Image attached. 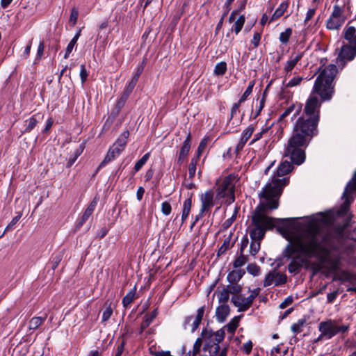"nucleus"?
I'll return each mask as SVG.
<instances>
[{
  "label": "nucleus",
  "instance_id": "1",
  "mask_svg": "<svg viewBox=\"0 0 356 356\" xmlns=\"http://www.w3.org/2000/svg\"><path fill=\"white\" fill-rule=\"evenodd\" d=\"M335 244L332 235L315 224H309L296 234L283 251L285 258L291 259L288 265L291 273H297L308 259L314 257L325 262Z\"/></svg>",
  "mask_w": 356,
  "mask_h": 356
},
{
  "label": "nucleus",
  "instance_id": "2",
  "mask_svg": "<svg viewBox=\"0 0 356 356\" xmlns=\"http://www.w3.org/2000/svg\"><path fill=\"white\" fill-rule=\"evenodd\" d=\"M273 187L276 188V186L273 184H268L264 191L259 195L261 202L256 207L251 219L253 228L250 231V236L252 241L261 242L266 230L273 229L275 226V222L291 220L290 218H274L265 215L268 210L276 209L279 207L277 195L280 192L281 187H277L275 191H272Z\"/></svg>",
  "mask_w": 356,
  "mask_h": 356
},
{
  "label": "nucleus",
  "instance_id": "3",
  "mask_svg": "<svg viewBox=\"0 0 356 356\" xmlns=\"http://www.w3.org/2000/svg\"><path fill=\"white\" fill-rule=\"evenodd\" d=\"M318 122L317 118L303 115L296 120L284 152V156L289 157L294 164L300 165L305 161V149L318 134Z\"/></svg>",
  "mask_w": 356,
  "mask_h": 356
},
{
  "label": "nucleus",
  "instance_id": "4",
  "mask_svg": "<svg viewBox=\"0 0 356 356\" xmlns=\"http://www.w3.org/2000/svg\"><path fill=\"white\" fill-rule=\"evenodd\" d=\"M337 73V67L334 64L329 65L320 73L301 115L317 118L319 121L322 102L330 101L334 92L333 81Z\"/></svg>",
  "mask_w": 356,
  "mask_h": 356
},
{
  "label": "nucleus",
  "instance_id": "5",
  "mask_svg": "<svg viewBox=\"0 0 356 356\" xmlns=\"http://www.w3.org/2000/svg\"><path fill=\"white\" fill-rule=\"evenodd\" d=\"M350 328L349 323H342V320L327 318L318 323V329L320 332L325 336V339H331L334 336L341 334H347Z\"/></svg>",
  "mask_w": 356,
  "mask_h": 356
},
{
  "label": "nucleus",
  "instance_id": "6",
  "mask_svg": "<svg viewBox=\"0 0 356 356\" xmlns=\"http://www.w3.org/2000/svg\"><path fill=\"white\" fill-rule=\"evenodd\" d=\"M293 169V165L290 162L287 161L282 162L277 170L276 175L272 178L270 182L266 184L262 191H264L268 184L271 185V184H273V185L276 186V188L273 187L272 191H275L277 187L280 188V192L277 195V201L279 202V199L282 193L284 187L286 186L289 182V179L288 177H285L284 175L289 173L291 171H292Z\"/></svg>",
  "mask_w": 356,
  "mask_h": 356
},
{
  "label": "nucleus",
  "instance_id": "7",
  "mask_svg": "<svg viewBox=\"0 0 356 356\" xmlns=\"http://www.w3.org/2000/svg\"><path fill=\"white\" fill-rule=\"evenodd\" d=\"M350 10L349 0L342 6L335 4L333 10L327 20L326 27L330 30H339L344 24L346 17L345 12Z\"/></svg>",
  "mask_w": 356,
  "mask_h": 356
},
{
  "label": "nucleus",
  "instance_id": "8",
  "mask_svg": "<svg viewBox=\"0 0 356 356\" xmlns=\"http://www.w3.org/2000/svg\"><path fill=\"white\" fill-rule=\"evenodd\" d=\"M216 197L221 199L225 197V203L231 204L235 200L234 186L232 184V179L226 177L223 179L217 189Z\"/></svg>",
  "mask_w": 356,
  "mask_h": 356
},
{
  "label": "nucleus",
  "instance_id": "9",
  "mask_svg": "<svg viewBox=\"0 0 356 356\" xmlns=\"http://www.w3.org/2000/svg\"><path fill=\"white\" fill-rule=\"evenodd\" d=\"M356 56V48L350 44H343L341 46L336 63L339 67L343 69L346 64L353 60Z\"/></svg>",
  "mask_w": 356,
  "mask_h": 356
},
{
  "label": "nucleus",
  "instance_id": "10",
  "mask_svg": "<svg viewBox=\"0 0 356 356\" xmlns=\"http://www.w3.org/2000/svg\"><path fill=\"white\" fill-rule=\"evenodd\" d=\"M214 193L213 191H207L200 196L201 208L199 213L196 216V220L202 218L205 213L211 211V209L214 206L213 200Z\"/></svg>",
  "mask_w": 356,
  "mask_h": 356
},
{
  "label": "nucleus",
  "instance_id": "11",
  "mask_svg": "<svg viewBox=\"0 0 356 356\" xmlns=\"http://www.w3.org/2000/svg\"><path fill=\"white\" fill-rule=\"evenodd\" d=\"M287 281V277L284 274H280L275 270H271L266 274L264 280V286H269L274 284L275 286H280L285 284Z\"/></svg>",
  "mask_w": 356,
  "mask_h": 356
},
{
  "label": "nucleus",
  "instance_id": "12",
  "mask_svg": "<svg viewBox=\"0 0 356 356\" xmlns=\"http://www.w3.org/2000/svg\"><path fill=\"white\" fill-rule=\"evenodd\" d=\"M201 335L203 339L214 338V353H217L220 351L219 343L224 339L225 335V332L223 329H220L215 332L212 330H203Z\"/></svg>",
  "mask_w": 356,
  "mask_h": 356
},
{
  "label": "nucleus",
  "instance_id": "13",
  "mask_svg": "<svg viewBox=\"0 0 356 356\" xmlns=\"http://www.w3.org/2000/svg\"><path fill=\"white\" fill-rule=\"evenodd\" d=\"M129 136V132L128 130L123 131L114 143L113 146L110 147L109 150L113 152L117 157L124 149L127 143Z\"/></svg>",
  "mask_w": 356,
  "mask_h": 356
},
{
  "label": "nucleus",
  "instance_id": "14",
  "mask_svg": "<svg viewBox=\"0 0 356 356\" xmlns=\"http://www.w3.org/2000/svg\"><path fill=\"white\" fill-rule=\"evenodd\" d=\"M204 313V306H202L200 307L197 311V315L195 318H194L193 316H186L185 318L184 322V329L187 328V325L192 321V327H191V332H194L199 327V325L201 323V321L202 320L203 316Z\"/></svg>",
  "mask_w": 356,
  "mask_h": 356
},
{
  "label": "nucleus",
  "instance_id": "15",
  "mask_svg": "<svg viewBox=\"0 0 356 356\" xmlns=\"http://www.w3.org/2000/svg\"><path fill=\"white\" fill-rule=\"evenodd\" d=\"M191 134L188 132L186 138L183 143V145L180 149V152L179 154V157L177 159V163L181 165L183 163L185 159L187 157L188 152L191 149Z\"/></svg>",
  "mask_w": 356,
  "mask_h": 356
},
{
  "label": "nucleus",
  "instance_id": "16",
  "mask_svg": "<svg viewBox=\"0 0 356 356\" xmlns=\"http://www.w3.org/2000/svg\"><path fill=\"white\" fill-rule=\"evenodd\" d=\"M354 191H356V172L354 174L352 181L347 184L343 191V197L345 198V201L343 206L344 207H348L350 204V202L349 201V195Z\"/></svg>",
  "mask_w": 356,
  "mask_h": 356
},
{
  "label": "nucleus",
  "instance_id": "17",
  "mask_svg": "<svg viewBox=\"0 0 356 356\" xmlns=\"http://www.w3.org/2000/svg\"><path fill=\"white\" fill-rule=\"evenodd\" d=\"M343 32L344 38L348 42V44L356 48V27L347 26Z\"/></svg>",
  "mask_w": 356,
  "mask_h": 356
},
{
  "label": "nucleus",
  "instance_id": "18",
  "mask_svg": "<svg viewBox=\"0 0 356 356\" xmlns=\"http://www.w3.org/2000/svg\"><path fill=\"white\" fill-rule=\"evenodd\" d=\"M302 56L303 53L302 52H297L293 54L290 56L289 59L287 60L286 63L285 64L284 71L287 73L291 72V70L294 68L298 62L301 60Z\"/></svg>",
  "mask_w": 356,
  "mask_h": 356
},
{
  "label": "nucleus",
  "instance_id": "19",
  "mask_svg": "<svg viewBox=\"0 0 356 356\" xmlns=\"http://www.w3.org/2000/svg\"><path fill=\"white\" fill-rule=\"evenodd\" d=\"M97 206V200L94 199L88 206L84 213H83L81 218L77 223V227H81L89 218V217L93 213L95 207Z\"/></svg>",
  "mask_w": 356,
  "mask_h": 356
},
{
  "label": "nucleus",
  "instance_id": "20",
  "mask_svg": "<svg viewBox=\"0 0 356 356\" xmlns=\"http://www.w3.org/2000/svg\"><path fill=\"white\" fill-rule=\"evenodd\" d=\"M42 118L43 116L40 113H37L26 120L25 121L26 128L22 131V134L31 132L35 127L40 120L42 119Z\"/></svg>",
  "mask_w": 356,
  "mask_h": 356
},
{
  "label": "nucleus",
  "instance_id": "21",
  "mask_svg": "<svg viewBox=\"0 0 356 356\" xmlns=\"http://www.w3.org/2000/svg\"><path fill=\"white\" fill-rule=\"evenodd\" d=\"M158 315L157 309H154L150 314H147L144 316V320L142 322L139 330V333L141 334L149 325L152 323L154 319Z\"/></svg>",
  "mask_w": 356,
  "mask_h": 356
},
{
  "label": "nucleus",
  "instance_id": "22",
  "mask_svg": "<svg viewBox=\"0 0 356 356\" xmlns=\"http://www.w3.org/2000/svg\"><path fill=\"white\" fill-rule=\"evenodd\" d=\"M245 301V298L243 297L241 294L233 296L231 298V302L235 307H238V312H245L248 310L247 305H245L246 302Z\"/></svg>",
  "mask_w": 356,
  "mask_h": 356
},
{
  "label": "nucleus",
  "instance_id": "23",
  "mask_svg": "<svg viewBox=\"0 0 356 356\" xmlns=\"http://www.w3.org/2000/svg\"><path fill=\"white\" fill-rule=\"evenodd\" d=\"M229 314V307L227 304H222L218 306L216 309V318L218 321L222 323L225 321L226 318Z\"/></svg>",
  "mask_w": 356,
  "mask_h": 356
},
{
  "label": "nucleus",
  "instance_id": "24",
  "mask_svg": "<svg viewBox=\"0 0 356 356\" xmlns=\"http://www.w3.org/2000/svg\"><path fill=\"white\" fill-rule=\"evenodd\" d=\"M245 271L241 269L234 270L228 273L227 280L229 283L238 284V282L243 277Z\"/></svg>",
  "mask_w": 356,
  "mask_h": 356
},
{
  "label": "nucleus",
  "instance_id": "25",
  "mask_svg": "<svg viewBox=\"0 0 356 356\" xmlns=\"http://www.w3.org/2000/svg\"><path fill=\"white\" fill-rule=\"evenodd\" d=\"M268 131H269V129L266 128V129H262V131H261L260 132L255 134L254 135L253 139L250 143V145L254 144L256 142H257L258 140H261L263 138H269L270 136L268 135ZM266 143H267V139H265L264 147H265Z\"/></svg>",
  "mask_w": 356,
  "mask_h": 356
},
{
  "label": "nucleus",
  "instance_id": "26",
  "mask_svg": "<svg viewBox=\"0 0 356 356\" xmlns=\"http://www.w3.org/2000/svg\"><path fill=\"white\" fill-rule=\"evenodd\" d=\"M288 6H289V4L287 2L281 3L280 5L278 6V8L275 10L274 13L273 14V15L270 19V22H273V21L278 19L281 16H282L283 14L284 13L285 10L288 8Z\"/></svg>",
  "mask_w": 356,
  "mask_h": 356
},
{
  "label": "nucleus",
  "instance_id": "27",
  "mask_svg": "<svg viewBox=\"0 0 356 356\" xmlns=\"http://www.w3.org/2000/svg\"><path fill=\"white\" fill-rule=\"evenodd\" d=\"M47 316L45 315L44 317L41 316H35L33 317L29 323V330H35L39 326H40L46 320Z\"/></svg>",
  "mask_w": 356,
  "mask_h": 356
},
{
  "label": "nucleus",
  "instance_id": "28",
  "mask_svg": "<svg viewBox=\"0 0 356 356\" xmlns=\"http://www.w3.org/2000/svg\"><path fill=\"white\" fill-rule=\"evenodd\" d=\"M191 209V199L188 198L183 203V210L181 214V220L184 222L188 218Z\"/></svg>",
  "mask_w": 356,
  "mask_h": 356
},
{
  "label": "nucleus",
  "instance_id": "29",
  "mask_svg": "<svg viewBox=\"0 0 356 356\" xmlns=\"http://www.w3.org/2000/svg\"><path fill=\"white\" fill-rule=\"evenodd\" d=\"M136 296V287L131 289L122 299V305L127 308L133 302Z\"/></svg>",
  "mask_w": 356,
  "mask_h": 356
},
{
  "label": "nucleus",
  "instance_id": "30",
  "mask_svg": "<svg viewBox=\"0 0 356 356\" xmlns=\"http://www.w3.org/2000/svg\"><path fill=\"white\" fill-rule=\"evenodd\" d=\"M245 21V17L243 15H240L238 19L235 21L231 31H234L237 35L242 29Z\"/></svg>",
  "mask_w": 356,
  "mask_h": 356
},
{
  "label": "nucleus",
  "instance_id": "31",
  "mask_svg": "<svg viewBox=\"0 0 356 356\" xmlns=\"http://www.w3.org/2000/svg\"><path fill=\"white\" fill-rule=\"evenodd\" d=\"M307 323L305 318L299 319L297 323H293L291 327V331L295 334H298L302 331V327Z\"/></svg>",
  "mask_w": 356,
  "mask_h": 356
},
{
  "label": "nucleus",
  "instance_id": "32",
  "mask_svg": "<svg viewBox=\"0 0 356 356\" xmlns=\"http://www.w3.org/2000/svg\"><path fill=\"white\" fill-rule=\"evenodd\" d=\"M292 35V29L287 28L284 32L280 33L279 40L283 44H286Z\"/></svg>",
  "mask_w": 356,
  "mask_h": 356
},
{
  "label": "nucleus",
  "instance_id": "33",
  "mask_svg": "<svg viewBox=\"0 0 356 356\" xmlns=\"http://www.w3.org/2000/svg\"><path fill=\"white\" fill-rule=\"evenodd\" d=\"M227 291L229 292V293L233 294V296L238 295L242 291V286L239 284H233L229 283L226 286Z\"/></svg>",
  "mask_w": 356,
  "mask_h": 356
},
{
  "label": "nucleus",
  "instance_id": "34",
  "mask_svg": "<svg viewBox=\"0 0 356 356\" xmlns=\"http://www.w3.org/2000/svg\"><path fill=\"white\" fill-rule=\"evenodd\" d=\"M227 72V63L225 62H220L215 66L214 74L218 76H222Z\"/></svg>",
  "mask_w": 356,
  "mask_h": 356
},
{
  "label": "nucleus",
  "instance_id": "35",
  "mask_svg": "<svg viewBox=\"0 0 356 356\" xmlns=\"http://www.w3.org/2000/svg\"><path fill=\"white\" fill-rule=\"evenodd\" d=\"M254 86V81H251L249 82L248 86L246 90H245L243 94L241 95L240 99L238 100L239 102L243 103V102H244L247 99V98L252 92V89H253Z\"/></svg>",
  "mask_w": 356,
  "mask_h": 356
},
{
  "label": "nucleus",
  "instance_id": "36",
  "mask_svg": "<svg viewBox=\"0 0 356 356\" xmlns=\"http://www.w3.org/2000/svg\"><path fill=\"white\" fill-rule=\"evenodd\" d=\"M149 156L150 153L147 152L145 154H144L143 157L136 163L134 167V170L136 172H138L143 168V166L146 163L147 161L148 160Z\"/></svg>",
  "mask_w": 356,
  "mask_h": 356
},
{
  "label": "nucleus",
  "instance_id": "37",
  "mask_svg": "<svg viewBox=\"0 0 356 356\" xmlns=\"http://www.w3.org/2000/svg\"><path fill=\"white\" fill-rule=\"evenodd\" d=\"M254 131V127L252 125L248 126L245 129H244L243 131L241 140H242L245 143H247L248 140L252 136Z\"/></svg>",
  "mask_w": 356,
  "mask_h": 356
},
{
  "label": "nucleus",
  "instance_id": "38",
  "mask_svg": "<svg viewBox=\"0 0 356 356\" xmlns=\"http://www.w3.org/2000/svg\"><path fill=\"white\" fill-rule=\"evenodd\" d=\"M247 261V256H245L244 254H241V253H240V255L234 261L233 266L236 268H240L245 265Z\"/></svg>",
  "mask_w": 356,
  "mask_h": 356
},
{
  "label": "nucleus",
  "instance_id": "39",
  "mask_svg": "<svg viewBox=\"0 0 356 356\" xmlns=\"http://www.w3.org/2000/svg\"><path fill=\"white\" fill-rule=\"evenodd\" d=\"M117 156L111 152L109 149L107 152V154L104 157V160L101 162V163L99 165L97 170L101 169L104 166H105L107 163L111 162V161L114 160Z\"/></svg>",
  "mask_w": 356,
  "mask_h": 356
},
{
  "label": "nucleus",
  "instance_id": "40",
  "mask_svg": "<svg viewBox=\"0 0 356 356\" xmlns=\"http://www.w3.org/2000/svg\"><path fill=\"white\" fill-rule=\"evenodd\" d=\"M261 242L257 241H252L250 245V254L255 256L260 250Z\"/></svg>",
  "mask_w": 356,
  "mask_h": 356
},
{
  "label": "nucleus",
  "instance_id": "41",
  "mask_svg": "<svg viewBox=\"0 0 356 356\" xmlns=\"http://www.w3.org/2000/svg\"><path fill=\"white\" fill-rule=\"evenodd\" d=\"M63 259V253L59 252L52 257L51 264L52 270H55Z\"/></svg>",
  "mask_w": 356,
  "mask_h": 356
},
{
  "label": "nucleus",
  "instance_id": "42",
  "mask_svg": "<svg viewBox=\"0 0 356 356\" xmlns=\"http://www.w3.org/2000/svg\"><path fill=\"white\" fill-rule=\"evenodd\" d=\"M79 17V10L76 7H73L71 10V13L69 19L70 23L72 24V26H74L78 19Z\"/></svg>",
  "mask_w": 356,
  "mask_h": 356
},
{
  "label": "nucleus",
  "instance_id": "43",
  "mask_svg": "<svg viewBox=\"0 0 356 356\" xmlns=\"http://www.w3.org/2000/svg\"><path fill=\"white\" fill-rule=\"evenodd\" d=\"M197 159H192L188 167V176L193 179L195 175Z\"/></svg>",
  "mask_w": 356,
  "mask_h": 356
},
{
  "label": "nucleus",
  "instance_id": "44",
  "mask_svg": "<svg viewBox=\"0 0 356 356\" xmlns=\"http://www.w3.org/2000/svg\"><path fill=\"white\" fill-rule=\"evenodd\" d=\"M229 292L228 290L227 291L226 286L222 289V290L220 291L218 299L219 302L222 304H226L229 300Z\"/></svg>",
  "mask_w": 356,
  "mask_h": 356
},
{
  "label": "nucleus",
  "instance_id": "45",
  "mask_svg": "<svg viewBox=\"0 0 356 356\" xmlns=\"http://www.w3.org/2000/svg\"><path fill=\"white\" fill-rule=\"evenodd\" d=\"M202 337H199L197 338L194 344H193V350H192V355L193 356H196L200 351V348H201V346H202Z\"/></svg>",
  "mask_w": 356,
  "mask_h": 356
},
{
  "label": "nucleus",
  "instance_id": "46",
  "mask_svg": "<svg viewBox=\"0 0 356 356\" xmlns=\"http://www.w3.org/2000/svg\"><path fill=\"white\" fill-rule=\"evenodd\" d=\"M232 236H233V233L232 232H230L228 236L225 238L222 244V247H224L225 248H226L227 250H229L230 248H232L234 243H235V241H232Z\"/></svg>",
  "mask_w": 356,
  "mask_h": 356
},
{
  "label": "nucleus",
  "instance_id": "47",
  "mask_svg": "<svg viewBox=\"0 0 356 356\" xmlns=\"http://www.w3.org/2000/svg\"><path fill=\"white\" fill-rule=\"evenodd\" d=\"M247 270L253 276H257L260 273V267L256 264H250L247 266Z\"/></svg>",
  "mask_w": 356,
  "mask_h": 356
},
{
  "label": "nucleus",
  "instance_id": "48",
  "mask_svg": "<svg viewBox=\"0 0 356 356\" xmlns=\"http://www.w3.org/2000/svg\"><path fill=\"white\" fill-rule=\"evenodd\" d=\"M238 325V321L236 318H234L228 324H227L225 327L227 328L228 332L233 334L236 331Z\"/></svg>",
  "mask_w": 356,
  "mask_h": 356
},
{
  "label": "nucleus",
  "instance_id": "49",
  "mask_svg": "<svg viewBox=\"0 0 356 356\" xmlns=\"http://www.w3.org/2000/svg\"><path fill=\"white\" fill-rule=\"evenodd\" d=\"M137 83L134 81L133 80L131 79V81H129V83L127 84V86L125 87L123 92H122V95L127 96V97H129V95L131 94V92H133L135 86H136Z\"/></svg>",
  "mask_w": 356,
  "mask_h": 356
},
{
  "label": "nucleus",
  "instance_id": "50",
  "mask_svg": "<svg viewBox=\"0 0 356 356\" xmlns=\"http://www.w3.org/2000/svg\"><path fill=\"white\" fill-rule=\"evenodd\" d=\"M265 102H266V92H264L261 99L259 100V105L256 106V113L253 117L254 118H256L258 115H259L261 111H262V109L264 107Z\"/></svg>",
  "mask_w": 356,
  "mask_h": 356
},
{
  "label": "nucleus",
  "instance_id": "51",
  "mask_svg": "<svg viewBox=\"0 0 356 356\" xmlns=\"http://www.w3.org/2000/svg\"><path fill=\"white\" fill-rule=\"evenodd\" d=\"M302 81V76H295L293 77L286 84V88H291L294 86H299Z\"/></svg>",
  "mask_w": 356,
  "mask_h": 356
},
{
  "label": "nucleus",
  "instance_id": "52",
  "mask_svg": "<svg viewBox=\"0 0 356 356\" xmlns=\"http://www.w3.org/2000/svg\"><path fill=\"white\" fill-rule=\"evenodd\" d=\"M127 99H128V97L122 94V95L118 100V102L116 103V106H115V108L118 110V112H119L123 108Z\"/></svg>",
  "mask_w": 356,
  "mask_h": 356
},
{
  "label": "nucleus",
  "instance_id": "53",
  "mask_svg": "<svg viewBox=\"0 0 356 356\" xmlns=\"http://www.w3.org/2000/svg\"><path fill=\"white\" fill-rule=\"evenodd\" d=\"M171 211L172 207L170 204L167 201L163 202L161 204V212L165 216H168L171 213Z\"/></svg>",
  "mask_w": 356,
  "mask_h": 356
},
{
  "label": "nucleus",
  "instance_id": "54",
  "mask_svg": "<svg viewBox=\"0 0 356 356\" xmlns=\"http://www.w3.org/2000/svg\"><path fill=\"white\" fill-rule=\"evenodd\" d=\"M113 314V309L111 306L107 307L102 314V321H107Z\"/></svg>",
  "mask_w": 356,
  "mask_h": 356
},
{
  "label": "nucleus",
  "instance_id": "55",
  "mask_svg": "<svg viewBox=\"0 0 356 356\" xmlns=\"http://www.w3.org/2000/svg\"><path fill=\"white\" fill-rule=\"evenodd\" d=\"M241 104L242 103L238 102L233 104L232 109H231L229 120H231L234 117V115H236L237 113L240 112L239 107L241 106Z\"/></svg>",
  "mask_w": 356,
  "mask_h": 356
},
{
  "label": "nucleus",
  "instance_id": "56",
  "mask_svg": "<svg viewBox=\"0 0 356 356\" xmlns=\"http://www.w3.org/2000/svg\"><path fill=\"white\" fill-rule=\"evenodd\" d=\"M88 76V73L86 70L85 65H81V69H80V77H81L82 83H83L87 80Z\"/></svg>",
  "mask_w": 356,
  "mask_h": 356
},
{
  "label": "nucleus",
  "instance_id": "57",
  "mask_svg": "<svg viewBox=\"0 0 356 356\" xmlns=\"http://www.w3.org/2000/svg\"><path fill=\"white\" fill-rule=\"evenodd\" d=\"M261 40V33H254L253 38L251 40V43L253 44L254 47L256 48L259 45Z\"/></svg>",
  "mask_w": 356,
  "mask_h": 356
},
{
  "label": "nucleus",
  "instance_id": "58",
  "mask_svg": "<svg viewBox=\"0 0 356 356\" xmlns=\"http://www.w3.org/2000/svg\"><path fill=\"white\" fill-rule=\"evenodd\" d=\"M249 243V240L247 236L243 237L240 245V253L243 254L244 250L247 248Z\"/></svg>",
  "mask_w": 356,
  "mask_h": 356
},
{
  "label": "nucleus",
  "instance_id": "59",
  "mask_svg": "<svg viewBox=\"0 0 356 356\" xmlns=\"http://www.w3.org/2000/svg\"><path fill=\"white\" fill-rule=\"evenodd\" d=\"M44 49V42H40L38 47V51H37L35 60H39L41 58V57L43 55Z\"/></svg>",
  "mask_w": 356,
  "mask_h": 356
},
{
  "label": "nucleus",
  "instance_id": "60",
  "mask_svg": "<svg viewBox=\"0 0 356 356\" xmlns=\"http://www.w3.org/2000/svg\"><path fill=\"white\" fill-rule=\"evenodd\" d=\"M21 218V214L18 215V216H16L15 217H14L12 220L10 221V222L8 225V226L6 227L5 229V232H8L9 230H10L19 221V220Z\"/></svg>",
  "mask_w": 356,
  "mask_h": 356
},
{
  "label": "nucleus",
  "instance_id": "61",
  "mask_svg": "<svg viewBox=\"0 0 356 356\" xmlns=\"http://www.w3.org/2000/svg\"><path fill=\"white\" fill-rule=\"evenodd\" d=\"M253 344L250 340L243 345L242 350L247 354L249 355L252 350Z\"/></svg>",
  "mask_w": 356,
  "mask_h": 356
},
{
  "label": "nucleus",
  "instance_id": "62",
  "mask_svg": "<svg viewBox=\"0 0 356 356\" xmlns=\"http://www.w3.org/2000/svg\"><path fill=\"white\" fill-rule=\"evenodd\" d=\"M339 294L338 291H334L332 293H329L327 295V303H332L334 301Z\"/></svg>",
  "mask_w": 356,
  "mask_h": 356
},
{
  "label": "nucleus",
  "instance_id": "63",
  "mask_svg": "<svg viewBox=\"0 0 356 356\" xmlns=\"http://www.w3.org/2000/svg\"><path fill=\"white\" fill-rule=\"evenodd\" d=\"M293 302V298L291 296L287 297L283 302L280 305V309H284Z\"/></svg>",
  "mask_w": 356,
  "mask_h": 356
},
{
  "label": "nucleus",
  "instance_id": "64",
  "mask_svg": "<svg viewBox=\"0 0 356 356\" xmlns=\"http://www.w3.org/2000/svg\"><path fill=\"white\" fill-rule=\"evenodd\" d=\"M154 356H172L169 350L151 352Z\"/></svg>",
  "mask_w": 356,
  "mask_h": 356
}]
</instances>
